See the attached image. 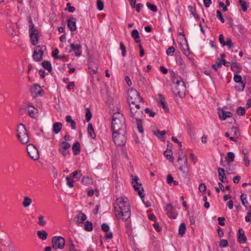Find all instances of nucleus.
Segmentation results:
<instances>
[{"mask_svg": "<svg viewBox=\"0 0 251 251\" xmlns=\"http://www.w3.org/2000/svg\"><path fill=\"white\" fill-rule=\"evenodd\" d=\"M115 214L118 219H121L123 221H127L131 215L130 205L128 199L125 197L117 198L115 204Z\"/></svg>", "mask_w": 251, "mask_h": 251, "instance_id": "obj_1", "label": "nucleus"}, {"mask_svg": "<svg viewBox=\"0 0 251 251\" xmlns=\"http://www.w3.org/2000/svg\"><path fill=\"white\" fill-rule=\"evenodd\" d=\"M111 129L112 132L119 131L126 132L125 118L120 112H116L113 115Z\"/></svg>", "mask_w": 251, "mask_h": 251, "instance_id": "obj_2", "label": "nucleus"}, {"mask_svg": "<svg viewBox=\"0 0 251 251\" xmlns=\"http://www.w3.org/2000/svg\"><path fill=\"white\" fill-rule=\"evenodd\" d=\"M128 102L129 104L135 105V107H140L139 103L143 101L139 93L135 89H131L128 91Z\"/></svg>", "mask_w": 251, "mask_h": 251, "instance_id": "obj_3", "label": "nucleus"}, {"mask_svg": "<svg viewBox=\"0 0 251 251\" xmlns=\"http://www.w3.org/2000/svg\"><path fill=\"white\" fill-rule=\"evenodd\" d=\"M17 138L22 144H26L29 142V137L25 126L20 124L17 127Z\"/></svg>", "mask_w": 251, "mask_h": 251, "instance_id": "obj_4", "label": "nucleus"}, {"mask_svg": "<svg viewBox=\"0 0 251 251\" xmlns=\"http://www.w3.org/2000/svg\"><path fill=\"white\" fill-rule=\"evenodd\" d=\"M126 132L113 131L112 132V139L114 143L118 146H123L125 145L126 141Z\"/></svg>", "mask_w": 251, "mask_h": 251, "instance_id": "obj_5", "label": "nucleus"}, {"mask_svg": "<svg viewBox=\"0 0 251 251\" xmlns=\"http://www.w3.org/2000/svg\"><path fill=\"white\" fill-rule=\"evenodd\" d=\"M175 83L176 86L173 90L174 94L180 97L184 96L186 90V87L182 79L179 78V79L176 80Z\"/></svg>", "mask_w": 251, "mask_h": 251, "instance_id": "obj_6", "label": "nucleus"}, {"mask_svg": "<svg viewBox=\"0 0 251 251\" xmlns=\"http://www.w3.org/2000/svg\"><path fill=\"white\" fill-rule=\"evenodd\" d=\"M82 175L81 171L78 170L71 174L69 177L67 176L66 179L68 186L70 188H73L74 186V182L75 181V180H73V179H76V180H78Z\"/></svg>", "mask_w": 251, "mask_h": 251, "instance_id": "obj_7", "label": "nucleus"}, {"mask_svg": "<svg viewBox=\"0 0 251 251\" xmlns=\"http://www.w3.org/2000/svg\"><path fill=\"white\" fill-rule=\"evenodd\" d=\"M129 106L130 108V114L129 115L130 118L132 119V120L141 118L143 117V112L140 109V107L137 108L133 104H129Z\"/></svg>", "mask_w": 251, "mask_h": 251, "instance_id": "obj_8", "label": "nucleus"}, {"mask_svg": "<svg viewBox=\"0 0 251 251\" xmlns=\"http://www.w3.org/2000/svg\"><path fill=\"white\" fill-rule=\"evenodd\" d=\"M51 242L52 247L55 250H62L64 248L65 241L61 236H53Z\"/></svg>", "mask_w": 251, "mask_h": 251, "instance_id": "obj_9", "label": "nucleus"}, {"mask_svg": "<svg viewBox=\"0 0 251 251\" xmlns=\"http://www.w3.org/2000/svg\"><path fill=\"white\" fill-rule=\"evenodd\" d=\"M30 92L33 99H35L38 96H43L45 93L44 90L38 84H34L31 87Z\"/></svg>", "mask_w": 251, "mask_h": 251, "instance_id": "obj_10", "label": "nucleus"}, {"mask_svg": "<svg viewBox=\"0 0 251 251\" xmlns=\"http://www.w3.org/2000/svg\"><path fill=\"white\" fill-rule=\"evenodd\" d=\"M27 153L33 160H36L39 158V153L37 149L32 144H28L26 147Z\"/></svg>", "mask_w": 251, "mask_h": 251, "instance_id": "obj_11", "label": "nucleus"}, {"mask_svg": "<svg viewBox=\"0 0 251 251\" xmlns=\"http://www.w3.org/2000/svg\"><path fill=\"white\" fill-rule=\"evenodd\" d=\"M139 178L135 176L132 180V184L135 190L138 192L139 196L141 199L144 197V195L143 194L142 191H144L143 188L141 187V184L138 182Z\"/></svg>", "mask_w": 251, "mask_h": 251, "instance_id": "obj_12", "label": "nucleus"}, {"mask_svg": "<svg viewBox=\"0 0 251 251\" xmlns=\"http://www.w3.org/2000/svg\"><path fill=\"white\" fill-rule=\"evenodd\" d=\"M70 144L67 142L62 141L60 142L58 151L64 157H66L69 155V152L67 150L70 148Z\"/></svg>", "mask_w": 251, "mask_h": 251, "instance_id": "obj_13", "label": "nucleus"}, {"mask_svg": "<svg viewBox=\"0 0 251 251\" xmlns=\"http://www.w3.org/2000/svg\"><path fill=\"white\" fill-rule=\"evenodd\" d=\"M182 159L184 160V164L180 166L179 169L184 175H187L189 172V169L187 158L186 155H183L182 156H179L177 158V161H180Z\"/></svg>", "mask_w": 251, "mask_h": 251, "instance_id": "obj_14", "label": "nucleus"}, {"mask_svg": "<svg viewBox=\"0 0 251 251\" xmlns=\"http://www.w3.org/2000/svg\"><path fill=\"white\" fill-rule=\"evenodd\" d=\"M70 46L71 50L69 51V52H71V51H74L75 55L77 57L81 55V46L80 44L72 43Z\"/></svg>", "mask_w": 251, "mask_h": 251, "instance_id": "obj_15", "label": "nucleus"}, {"mask_svg": "<svg viewBox=\"0 0 251 251\" xmlns=\"http://www.w3.org/2000/svg\"><path fill=\"white\" fill-rule=\"evenodd\" d=\"M230 134L232 136L229 137V139L232 141L237 142V139L240 135L238 128L235 126L232 127L230 130Z\"/></svg>", "mask_w": 251, "mask_h": 251, "instance_id": "obj_16", "label": "nucleus"}, {"mask_svg": "<svg viewBox=\"0 0 251 251\" xmlns=\"http://www.w3.org/2000/svg\"><path fill=\"white\" fill-rule=\"evenodd\" d=\"M38 34L39 32L37 30H33L29 32L31 43L34 46L38 43L39 39Z\"/></svg>", "mask_w": 251, "mask_h": 251, "instance_id": "obj_17", "label": "nucleus"}, {"mask_svg": "<svg viewBox=\"0 0 251 251\" xmlns=\"http://www.w3.org/2000/svg\"><path fill=\"white\" fill-rule=\"evenodd\" d=\"M165 210L167 215L172 219H176V214L175 212V209L171 204H168L166 207Z\"/></svg>", "mask_w": 251, "mask_h": 251, "instance_id": "obj_18", "label": "nucleus"}, {"mask_svg": "<svg viewBox=\"0 0 251 251\" xmlns=\"http://www.w3.org/2000/svg\"><path fill=\"white\" fill-rule=\"evenodd\" d=\"M86 215L81 211H79L78 214L75 217L74 221L77 225L82 224L86 219Z\"/></svg>", "mask_w": 251, "mask_h": 251, "instance_id": "obj_19", "label": "nucleus"}, {"mask_svg": "<svg viewBox=\"0 0 251 251\" xmlns=\"http://www.w3.org/2000/svg\"><path fill=\"white\" fill-rule=\"evenodd\" d=\"M238 241L241 244L245 243L247 241V238L245 235L244 230L242 228H240L238 230Z\"/></svg>", "mask_w": 251, "mask_h": 251, "instance_id": "obj_20", "label": "nucleus"}, {"mask_svg": "<svg viewBox=\"0 0 251 251\" xmlns=\"http://www.w3.org/2000/svg\"><path fill=\"white\" fill-rule=\"evenodd\" d=\"M233 78L235 82L240 83L241 84V88H238L237 90L238 91H243L245 88V84L242 81V77L241 75H235Z\"/></svg>", "mask_w": 251, "mask_h": 251, "instance_id": "obj_21", "label": "nucleus"}, {"mask_svg": "<svg viewBox=\"0 0 251 251\" xmlns=\"http://www.w3.org/2000/svg\"><path fill=\"white\" fill-rule=\"evenodd\" d=\"M219 118L221 120H225L227 118L231 117L232 113L229 111H225L221 109L219 112Z\"/></svg>", "mask_w": 251, "mask_h": 251, "instance_id": "obj_22", "label": "nucleus"}, {"mask_svg": "<svg viewBox=\"0 0 251 251\" xmlns=\"http://www.w3.org/2000/svg\"><path fill=\"white\" fill-rule=\"evenodd\" d=\"M67 26L71 31L76 30V23L74 18H71L67 21Z\"/></svg>", "mask_w": 251, "mask_h": 251, "instance_id": "obj_23", "label": "nucleus"}, {"mask_svg": "<svg viewBox=\"0 0 251 251\" xmlns=\"http://www.w3.org/2000/svg\"><path fill=\"white\" fill-rule=\"evenodd\" d=\"M159 98H160V101H159V104L162 106V108L164 110V111L166 113H167L169 111V109L165 101V98L163 97V96L162 95H159Z\"/></svg>", "mask_w": 251, "mask_h": 251, "instance_id": "obj_24", "label": "nucleus"}, {"mask_svg": "<svg viewBox=\"0 0 251 251\" xmlns=\"http://www.w3.org/2000/svg\"><path fill=\"white\" fill-rule=\"evenodd\" d=\"M72 150L74 155L79 154L80 152V143L78 142H75L72 146Z\"/></svg>", "mask_w": 251, "mask_h": 251, "instance_id": "obj_25", "label": "nucleus"}, {"mask_svg": "<svg viewBox=\"0 0 251 251\" xmlns=\"http://www.w3.org/2000/svg\"><path fill=\"white\" fill-rule=\"evenodd\" d=\"M37 235L38 238L42 240H46L48 237V233L45 230H38Z\"/></svg>", "mask_w": 251, "mask_h": 251, "instance_id": "obj_26", "label": "nucleus"}, {"mask_svg": "<svg viewBox=\"0 0 251 251\" xmlns=\"http://www.w3.org/2000/svg\"><path fill=\"white\" fill-rule=\"evenodd\" d=\"M62 125L60 122L55 123L53 125V132L55 134H58L61 130Z\"/></svg>", "mask_w": 251, "mask_h": 251, "instance_id": "obj_27", "label": "nucleus"}, {"mask_svg": "<svg viewBox=\"0 0 251 251\" xmlns=\"http://www.w3.org/2000/svg\"><path fill=\"white\" fill-rule=\"evenodd\" d=\"M131 36L134 39L136 43H140V36L138 31L137 29H133L131 32Z\"/></svg>", "mask_w": 251, "mask_h": 251, "instance_id": "obj_28", "label": "nucleus"}, {"mask_svg": "<svg viewBox=\"0 0 251 251\" xmlns=\"http://www.w3.org/2000/svg\"><path fill=\"white\" fill-rule=\"evenodd\" d=\"M88 132L90 136L92 139H94L96 138V134L94 131L93 126L91 123H89L88 125Z\"/></svg>", "mask_w": 251, "mask_h": 251, "instance_id": "obj_29", "label": "nucleus"}, {"mask_svg": "<svg viewBox=\"0 0 251 251\" xmlns=\"http://www.w3.org/2000/svg\"><path fill=\"white\" fill-rule=\"evenodd\" d=\"M164 155L170 162H173L174 157L173 156V152L171 150H166L164 151Z\"/></svg>", "mask_w": 251, "mask_h": 251, "instance_id": "obj_30", "label": "nucleus"}, {"mask_svg": "<svg viewBox=\"0 0 251 251\" xmlns=\"http://www.w3.org/2000/svg\"><path fill=\"white\" fill-rule=\"evenodd\" d=\"M42 65L43 67L45 69L48 70L49 72H51L52 71V67L50 61L47 60L44 61L42 63Z\"/></svg>", "mask_w": 251, "mask_h": 251, "instance_id": "obj_31", "label": "nucleus"}, {"mask_svg": "<svg viewBox=\"0 0 251 251\" xmlns=\"http://www.w3.org/2000/svg\"><path fill=\"white\" fill-rule=\"evenodd\" d=\"M38 110L35 107L32 109L28 110V114L32 118H36L38 117Z\"/></svg>", "mask_w": 251, "mask_h": 251, "instance_id": "obj_32", "label": "nucleus"}, {"mask_svg": "<svg viewBox=\"0 0 251 251\" xmlns=\"http://www.w3.org/2000/svg\"><path fill=\"white\" fill-rule=\"evenodd\" d=\"M82 183L85 185H89L92 183V179L88 176H83L81 180Z\"/></svg>", "mask_w": 251, "mask_h": 251, "instance_id": "obj_33", "label": "nucleus"}, {"mask_svg": "<svg viewBox=\"0 0 251 251\" xmlns=\"http://www.w3.org/2000/svg\"><path fill=\"white\" fill-rule=\"evenodd\" d=\"M32 202L31 199L27 196H25L24 198V201L23 202V205L25 207L29 206Z\"/></svg>", "mask_w": 251, "mask_h": 251, "instance_id": "obj_34", "label": "nucleus"}, {"mask_svg": "<svg viewBox=\"0 0 251 251\" xmlns=\"http://www.w3.org/2000/svg\"><path fill=\"white\" fill-rule=\"evenodd\" d=\"M186 231V226L184 223H181L178 229V235L180 236H183Z\"/></svg>", "mask_w": 251, "mask_h": 251, "instance_id": "obj_35", "label": "nucleus"}, {"mask_svg": "<svg viewBox=\"0 0 251 251\" xmlns=\"http://www.w3.org/2000/svg\"><path fill=\"white\" fill-rule=\"evenodd\" d=\"M93 229L92 223L90 221H86L84 223V229L87 231H91Z\"/></svg>", "mask_w": 251, "mask_h": 251, "instance_id": "obj_36", "label": "nucleus"}, {"mask_svg": "<svg viewBox=\"0 0 251 251\" xmlns=\"http://www.w3.org/2000/svg\"><path fill=\"white\" fill-rule=\"evenodd\" d=\"M136 124H137V126L138 131L141 133H143L144 132V129L143 128L142 122L141 120V118L136 119Z\"/></svg>", "mask_w": 251, "mask_h": 251, "instance_id": "obj_37", "label": "nucleus"}, {"mask_svg": "<svg viewBox=\"0 0 251 251\" xmlns=\"http://www.w3.org/2000/svg\"><path fill=\"white\" fill-rule=\"evenodd\" d=\"M239 3L243 11L246 12L248 9L247 2L244 0H239Z\"/></svg>", "mask_w": 251, "mask_h": 251, "instance_id": "obj_38", "label": "nucleus"}, {"mask_svg": "<svg viewBox=\"0 0 251 251\" xmlns=\"http://www.w3.org/2000/svg\"><path fill=\"white\" fill-rule=\"evenodd\" d=\"M43 54L41 53H36V52H34L33 54V59L36 61H40L43 59Z\"/></svg>", "mask_w": 251, "mask_h": 251, "instance_id": "obj_39", "label": "nucleus"}, {"mask_svg": "<svg viewBox=\"0 0 251 251\" xmlns=\"http://www.w3.org/2000/svg\"><path fill=\"white\" fill-rule=\"evenodd\" d=\"M240 199L242 201V204L245 206L247 207L248 205L249 204V202L247 200L246 198V195H245L244 194H242L240 196Z\"/></svg>", "mask_w": 251, "mask_h": 251, "instance_id": "obj_40", "label": "nucleus"}, {"mask_svg": "<svg viewBox=\"0 0 251 251\" xmlns=\"http://www.w3.org/2000/svg\"><path fill=\"white\" fill-rule=\"evenodd\" d=\"M235 155L232 152H228L227 154L226 160L228 163L232 162L234 161Z\"/></svg>", "mask_w": 251, "mask_h": 251, "instance_id": "obj_41", "label": "nucleus"}, {"mask_svg": "<svg viewBox=\"0 0 251 251\" xmlns=\"http://www.w3.org/2000/svg\"><path fill=\"white\" fill-rule=\"evenodd\" d=\"M44 50H46V47L45 46H37L35 47L34 52H36V53H38L43 54Z\"/></svg>", "mask_w": 251, "mask_h": 251, "instance_id": "obj_42", "label": "nucleus"}, {"mask_svg": "<svg viewBox=\"0 0 251 251\" xmlns=\"http://www.w3.org/2000/svg\"><path fill=\"white\" fill-rule=\"evenodd\" d=\"M38 224L40 226H44L46 224V221L44 220V217L40 215L38 217Z\"/></svg>", "mask_w": 251, "mask_h": 251, "instance_id": "obj_43", "label": "nucleus"}, {"mask_svg": "<svg viewBox=\"0 0 251 251\" xmlns=\"http://www.w3.org/2000/svg\"><path fill=\"white\" fill-rule=\"evenodd\" d=\"M222 67V62H221V60L219 58H218L216 61V64H213L212 65V68L217 71L218 68H220Z\"/></svg>", "mask_w": 251, "mask_h": 251, "instance_id": "obj_44", "label": "nucleus"}, {"mask_svg": "<svg viewBox=\"0 0 251 251\" xmlns=\"http://www.w3.org/2000/svg\"><path fill=\"white\" fill-rule=\"evenodd\" d=\"M166 134V131H159V130H157L156 131H154V134L156 135L158 138H160L162 136H163Z\"/></svg>", "mask_w": 251, "mask_h": 251, "instance_id": "obj_45", "label": "nucleus"}, {"mask_svg": "<svg viewBox=\"0 0 251 251\" xmlns=\"http://www.w3.org/2000/svg\"><path fill=\"white\" fill-rule=\"evenodd\" d=\"M147 6L151 10L154 12H156L157 10V6L153 4L150 2H147Z\"/></svg>", "mask_w": 251, "mask_h": 251, "instance_id": "obj_46", "label": "nucleus"}, {"mask_svg": "<svg viewBox=\"0 0 251 251\" xmlns=\"http://www.w3.org/2000/svg\"><path fill=\"white\" fill-rule=\"evenodd\" d=\"M246 110L244 107L240 106L237 109V113L238 115L240 116H243L245 115Z\"/></svg>", "mask_w": 251, "mask_h": 251, "instance_id": "obj_47", "label": "nucleus"}, {"mask_svg": "<svg viewBox=\"0 0 251 251\" xmlns=\"http://www.w3.org/2000/svg\"><path fill=\"white\" fill-rule=\"evenodd\" d=\"M85 118L87 122H89L92 118V114L88 108L86 109Z\"/></svg>", "mask_w": 251, "mask_h": 251, "instance_id": "obj_48", "label": "nucleus"}, {"mask_svg": "<svg viewBox=\"0 0 251 251\" xmlns=\"http://www.w3.org/2000/svg\"><path fill=\"white\" fill-rule=\"evenodd\" d=\"M217 17L220 20L221 23H224L225 22V19L223 16L222 13L219 10H217Z\"/></svg>", "mask_w": 251, "mask_h": 251, "instance_id": "obj_49", "label": "nucleus"}, {"mask_svg": "<svg viewBox=\"0 0 251 251\" xmlns=\"http://www.w3.org/2000/svg\"><path fill=\"white\" fill-rule=\"evenodd\" d=\"M175 51V49L174 47H170L169 48L166 50V53L168 55H173L174 52Z\"/></svg>", "mask_w": 251, "mask_h": 251, "instance_id": "obj_50", "label": "nucleus"}, {"mask_svg": "<svg viewBox=\"0 0 251 251\" xmlns=\"http://www.w3.org/2000/svg\"><path fill=\"white\" fill-rule=\"evenodd\" d=\"M97 8L101 11L103 9V2L101 0H97Z\"/></svg>", "mask_w": 251, "mask_h": 251, "instance_id": "obj_51", "label": "nucleus"}, {"mask_svg": "<svg viewBox=\"0 0 251 251\" xmlns=\"http://www.w3.org/2000/svg\"><path fill=\"white\" fill-rule=\"evenodd\" d=\"M227 46L229 48L232 47L233 46V44L232 42L231 39L230 38H227L226 39V41L225 42V44L223 46Z\"/></svg>", "mask_w": 251, "mask_h": 251, "instance_id": "obj_52", "label": "nucleus"}, {"mask_svg": "<svg viewBox=\"0 0 251 251\" xmlns=\"http://www.w3.org/2000/svg\"><path fill=\"white\" fill-rule=\"evenodd\" d=\"M228 241L226 239H222L220 241L219 246L221 248H225L227 246Z\"/></svg>", "mask_w": 251, "mask_h": 251, "instance_id": "obj_53", "label": "nucleus"}, {"mask_svg": "<svg viewBox=\"0 0 251 251\" xmlns=\"http://www.w3.org/2000/svg\"><path fill=\"white\" fill-rule=\"evenodd\" d=\"M145 112L146 113L149 114L151 117H154L155 115V113L151 111L149 108H146Z\"/></svg>", "mask_w": 251, "mask_h": 251, "instance_id": "obj_54", "label": "nucleus"}, {"mask_svg": "<svg viewBox=\"0 0 251 251\" xmlns=\"http://www.w3.org/2000/svg\"><path fill=\"white\" fill-rule=\"evenodd\" d=\"M199 189L201 192L205 193L206 187L204 183H201L199 185Z\"/></svg>", "mask_w": 251, "mask_h": 251, "instance_id": "obj_55", "label": "nucleus"}, {"mask_svg": "<svg viewBox=\"0 0 251 251\" xmlns=\"http://www.w3.org/2000/svg\"><path fill=\"white\" fill-rule=\"evenodd\" d=\"M120 49L122 51V55L123 56H125L126 55V47L123 42H121L120 43Z\"/></svg>", "mask_w": 251, "mask_h": 251, "instance_id": "obj_56", "label": "nucleus"}, {"mask_svg": "<svg viewBox=\"0 0 251 251\" xmlns=\"http://www.w3.org/2000/svg\"><path fill=\"white\" fill-rule=\"evenodd\" d=\"M176 63L179 66L182 67H185L184 61L181 57H179L176 59Z\"/></svg>", "mask_w": 251, "mask_h": 251, "instance_id": "obj_57", "label": "nucleus"}, {"mask_svg": "<svg viewBox=\"0 0 251 251\" xmlns=\"http://www.w3.org/2000/svg\"><path fill=\"white\" fill-rule=\"evenodd\" d=\"M101 229L104 232H107L109 229V226L107 224L103 223L101 225Z\"/></svg>", "mask_w": 251, "mask_h": 251, "instance_id": "obj_58", "label": "nucleus"}, {"mask_svg": "<svg viewBox=\"0 0 251 251\" xmlns=\"http://www.w3.org/2000/svg\"><path fill=\"white\" fill-rule=\"evenodd\" d=\"M243 161L244 164L246 167H249L250 166V161L247 156H244Z\"/></svg>", "mask_w": 251, "mask_h": 251, "instance_id": "obj_59", "label": "nucleus"}, {"mask_svg": "<svg viewBox=\"0 0 251 251\" xmlns=\"http://www.w3.org/2000/svg\"><path fill=\"white\" fill-rule=\"evenodd\" d=\"M218 172L219 178L221 177V176H224L225 175V170L221 168H218Z\"/></svg>", "mask_w": 251, "mask_h": 251, "instance_id": "obj_60", "label": "nucleus"}, {"mask_svg": "<svg viewBox=\"0 0 251 251\" xmlns=\"http://www.w3.org/2000/svg\"><path fill=\"white\" fill-rule=\"evenodd\" d=\"M67 6L68 7V10L70 12L73 13L75 11V7L71 6L70 2L67 3Z\"/></svg>", "mask_w": 251, "mask_h": 251, "instance_id": "obj_61", "label": "nucleus"}, {"mask_svg": "<svg viewBox=\"0 0 251 251\" xmlns=\"http://www.w3.org/2000/svg\"><path fill=\"white\" fill-rule=\"evenodd\" d=\"M171 75L173 77V79H172V81L174 82H176V80L177 79H179V78H181L180 77H178V75H177L175 72H173L172 74H171Z\"/></svg>", "mask_w": 251, "mask_h": 251, "instance_id": "obj_62", "label": "nucleus"}, {"mask_svg": "<svg viewBox=\"0 0 251 251\" xmlns=\"http://www.w3.org/2000/svg\"><path fill=\"white\" fill-rule=\"evenodd\" d=\"M167 181L168 184H171L174 181V178L171 174H168L167 177Z\"/></svg>", "mask_w": 251, "mask_h": 251, "instance_id": "obj_63", "label": "nucleus"}, {"mask_svg": "<svg viewBox=\"0 0 251 251\" xmlns=\"http://www.w3.org/2000/svg\"><path fill=\"white\" fill-rule=\"evenodd\" d=\"M251 217V211H249L247 213V216L245 217V221L246 222H250L251 221L250 218Z\"/></svg>", "mask_w": 251, "mask_h": 251, "instance_id": "obj_64", "label": "nucleus"}]
</instances>
